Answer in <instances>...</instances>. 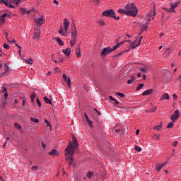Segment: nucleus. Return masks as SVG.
<instances>
[{"mask_svg":"<svg viewBox=\"0 0 181 181\" xmlns=\"http://www.w3.org/2000/svg\"><path fill=\"white\" fill-rule=\"evenodd\" d=\"M72 139L73 143L70 142L65 149L66 155H74V151H76V149H78V143L77 142V137L73 135Z\"/></svg>","mask_w":181,"mask_h":181,"instance_id":"nucleus-1","label":"nucleus"},{"mask_svg":"<svg viewBox=\"0 0 181 181\" xmlns=\"http://www.w3.org/2000/svg\"><path fill=\"white\" fill-rule=\"evenodd\" d=\"M71 40H70V46L73 47L76 45V42H77V38L78 37V33H77V28H76V23L73 21L71 25Z\"/></svg>","mask_w":181,"mask_h":181,"instance_id":"nucleus-2","label":"nucleus"},{"mask_svg":"<svg viewBox=\"0 0 181 181\" xmlns=\"http://www.w3.org/2000/svg\"><path fill=\"white\" fill-rule=\"evenodd\" d=\"M128 16L135 18L138 15V8L134 4L129 3L125 5Z\"/></svg>","mask_w":181,"mask_h":181,"instance_id":"nucleus-3","label":"nucleus"},{"mask_svg":"<svg viewBox=\"0 0 181 181\" xmlns=\"http://www.w3.org/2000/svg\"><path fill=\"white\" fill-rule=\"evenodd\" d=\"M103 16L106 18H112L115 21H119V16H117V13L114 12V9L106 10L103 12Z\"/></svg>","mask_w":181,"mask_h":181,"instance_id":"nucleus-4","label":"nucleus"},{"mask_svg":"<svg viewBox=\"0 0 181 181\" xmlns=\"http://www.w3.org/2000/svg\"><path fill=\"white\" fill-rule=\"evenodd\" d=\"M114 50H115L114 49V47L112 48H111L110 47H105L102 49L100 52V56L105 57L107 54H110V53H111V52H114Z\"/></svg>","mask_w":181,"mask_h":181,"instance_id":"nucleus-5","label":"nucleus"},{"mask_svg":"<svg viewBox=\"0 0 181 181\" xmlns=\"http://www.w3.org/2000/svg\"><path fill=\"white\" fill-rule=\"evenodd\" d=\"M65 156H66L65 158L66 160L69 161V168H71V166H74L75 165L74 159L73 158L74 155L66 154L65 151Z\"/></svg>","mask_w":181,"mask_h":181,"instance_id":"nucleus-6","label":"nucleus"},{"mask_svg":"<svg viewBox=\"0 0 181 181\" xmlns=\"http://www.w3.org/2000/svg\"><path fill=\"white\" fill-rule=\"evenodd\" d=\"M180 117V114L179 113V110H175L174 113L171 115L170 119L173 122H175L176 119H177Z\"/></svg>","mask_w":181,"mask_h":181,"instance_id":"nucleus-7","label":"nucleus"},{"mask_svg":"<svg viewBox=\"0 0 181 181\" xmlns=\"http://www.w3.org/2000/svg\"><path fill=\"white\" fill-rule=\"evenodd\" d=\"M35 22L36 25H40V26H42V25L45 23V16H41L40 18H35Z\"/></svg>","mask_w":181,"mask_h":181,"instance_id":"nucleus-8","label":"nucleus"},{"mask_svg":"<svg viewBox=\"0 0 181 181\" xmlns=\"http://www.w3.org/2000/svg\"><path fill=\"white\" fill-rule=\"evenodd\" d=\"M6 18H11V14L5 13L0 16V25H3V23H5Z\"/></svg>","mask_w":181,"mask_h":181,"instance_id":"nucleus-9","label":"nucleus"},{"mask_svg":"<svg viewBox=\"0 0 181 181\" xmlns=\"http://www.w3.org/2000/svg\"><path fill=\"white\" fill-rule=\"evenodd\" d=\"M70 26V22L67 18H64V33H67V30H69V27Z\"/></svg>","mask_w":181,"mask_h":181,"instance_id":"nucleus-10","label":"nucleus"},{"mask_svg":"<svg viewBox=\"0 0 181 181\" xmlns=\"http://www.w3.org/2000/svg\"><path fill=\"white\" fill-rule=\"evenodd\" d=\"M4 69L5 71L1 73V74L0 75L1 77H4V76H6V74H8V73H9V66H8L7 63L4 64Z\"/></svg>","mask_w":181,"mask_h":181,"instance_id":"nucleus-11","label":"nucleus"},{"mask_svg":"<svg viewBox=\"0 0 181 181\" xmlns=\"http://www.w3.org/2000/svg\"><path fill=\"white\" fill-rule=\"evenodd\" d=\"M63 79L65 81V83H67L68 86L70 88L71 87V80L70 79V77H68L67 78V75L66 74H64L62 75Z\"/></svg>","mask_w":181,"mask_h":181,"instance_id":"nucleus-12","label":"nucleus"},{"mask_svg":"<svg viewBox=\"0 0 181 181\" xmlns=\"http://www.w3.org/2000/svg\"><path fill=\"white\" fill-rule=\"evenodd\" d=\"M9 42V41H8ZM10 43H14L15 46H16V47H18V49H19L18 50V53L20 54V56H21L22 54V47H21L19 45H18L16 43V40H15V39H13V40L10 41Z\"/></svg>","mask_w":181,"mask_h":181,"instance_id":"nucleus-13","label":"nucleus"},{"mask_svg":"<svg viewBox=\"0 0 181 181\" xmlns=\"http://www.w3.org/2000/svg\"><path fill=\"white\" fill-rule=\"evenodd\" d=\"M84 117H85V119L86 120V122H88V124L89 125V127L90 128H93V121H91V119H90V118L88 117V115L85 112L84 113Z\"/></svg>","mask_w":181,"mask_h":181,"instance_id":"nucleus-14","label":"nucleus"},{"mask_svg":"<svg viewBox=\"0 0 181 181\" xmlns=\"http://www.w3.org/2000/svg\"><path fill=\"white\" fill-rule=\"evenodd\" d=\"M0 4H4L6 6H8V8H15V6L13 4H10L8 3V0H0Z\"/></svg>","mask_w":181,"mask_h":181,"instance_id":"nucleus-15","label":"nucleus"},{"mask_svg":"<svg viewBox=\"0 0 181 181\" xmlns=\"http://www.w3.org/2000/svg\"><path fill=\"white\" fill-rule=\"evenodd\" d=\"M139 45H141V40H139L138 42H136V40L132 42L131 46L132 49H136V47H138Z\"/></svg>","mask_w":181,"mask_h":181,"instance_id":"nucleus-16","label":"nucleus"},{"mask_svg":"<svg viewBox=\"0 0 181 181\" xmlns=\"http://www.w3.org/2000/svg\"><path fill=\"white\" fill-rule=\"evenodd\" d=\"M40 37V30H37V31L34 33L33 39L34 40H39Z\"/></svg>","mask_w":181,"mask_h":181,"instance_id":"nucleus-17","label":"nucleus"},{"mask_svg":"<svg viewBox=\"0 0 181 181\" xmlns=\"http://www.w3.org/2000/svg\"><path fill=\"white\" fill-rule=\"evenodd\" d=\"M168 163V162H164L163 164L160 165H156V170L157 172H160V170H162V169L165 167V165Z\"/></svg>","mask_w":181,"mask_h":181,"instance_id":"nucleus-18","label":"nucleus"},{"mask_svg":"<svg viewBox=\"0 0 181 181\" xmlns=\"http://www.w3.org/2000/svg\"><path fill=\"white\" fill-rule=\"evenodd\" d=\"M7 2L10 5H12V4L14 5H19V4H21V0H7Z\"/></svg>","mask_w":181,"mask_h":181,"instance_id":"nucleus-19","label":"nucleus"},{"mask_svg":"<svg viewBox=\"0 0 181 181\" xmlns=\"http://www.w3.org/2000/svg\"><path fill=\"white\" fill-rule=\"evenodd\" d=\"M153 93V89H147L144 92L142 93V95H151Z\"/></svg>","mask_w":181,"mask_h":181,"instance_id":"nucleus-20","label":"nucleus"},{"mask_svg":"<svg viewBox=\"0 0 181 181\" xmlns=\"http://www.w3.org/2000/svg\"><path fill=\"white\" fill-rule=\"evenodd\" d=\"M48 154L50 156H59V152H57V150L52 149L51 152H49Z\"/></svg>","mask_w":181,"mask_h":181,"instance_id":"nucleus-21","label":"nucleus"},{"mask_svg":"<svg viewBox=\"0 0 181 181\" xmlns=\"http://www.w3.org/2000/svg\"><path fill=\"white\" fill-rule=\"evenodd\" d=\"M163 100H170V96L168 93H164L161 95L160 101H163Z\"/></svg>","mask_w":181,"mask_h":181,"instance_id":"nucleus-22","label":"nucleus"},{"mask_svg":"<svg viewBox=\"0 0 181 181\" xmlns=\"http://www.w3.org/2000/svg\"><path fill=\"white\" fill-rule=\"evenodd\" d=\"M63 53L66 54V56L69 57L70 56V54L71 53V48H66L65 49H62Z\"/></svg>","mask_w":181,"mask_h":181,"instance_id":"nucleus-23","label":"nucleus"},{"mask_svg":"<svg viewBox=\"0 0 181 181\" xmlns=\"http://www.w3.org/2000/svg\"><path fill=\"white\" fill-rule=\"evenodd\" d=\"M75 51L76 57H78V59L81 57V49H80V47H78Z\"/></svg>","mask_w":181,"mask_h":181,"instance_id":"nucleus-24","label":"nucleus"},{"mask_svg":"<svg viewBox=\"0 0 181 181\" xmlns=\"http://www.w3.org/2000/svg\"><path fill=\"white\" fill-rule=\"evenodd\" d=\"M163 11H165V12H168V13H171V12H176V11L173 10V8H172V7L170 6V8H168L166 7H163Z\"/></svg>","mask_w":181,"mask_h":181,"instance_id":"nucleus-25","label":"nucleus"},{"mask_svg":"<svg viewBox=\"0 0 181 181\" xmlns=\"http://www.w3.org/2000/svg\"><path fill=\"white\" fill-rule=\"evenodd\" d=\"M135 80H136V77H135V76H132L130 79L127 81V84H132Z\"/></svg>","mask_w":181,"mask_h":181,"instance_id":"nucleus-26","label":"nucleus"},{"mask_svg":"<svg viewBox=\"0 0 181 181\" xmlns=\"http://www.w3.org/2000/svg\"><path fill=\"white\" fill-rule=\"evenodd\" d=\"M126 41H122L119 43H117L116 45L113 46V49L117 50V49H118V47H119L122 45H124V43H125Z\"/></svg>","mask_w":181,"mask_h":181,"instance_id":"nucleus-27","label":"nucleus"},{"mask_svg":"<svg viewBox=\"0 0 181 181\" xmlns=\"http://www.w3.org/2000/svg\"><path fill=\"white\" fill-rule=\"evenodd\" d=\"M119 13H122L123 15H128V11H127V9H124V8H119L117 11Z\"/></svg>","mask_w":181,"mask_h":181,"instance_id":"nucleus-28","label":"nucleus"},{"mask_svg":"<svg viewBox=\"0 0 181 181\" xmlns=\"http://www.w3.org/2000/svg\"><path fill=\"white\" fill-rule=\"evenodd\" d=\"M170 6H171V9L175 10V8H177L179 6V2L170 3Z\"/></svg>","mask_w":181,"mask_h":181,"instance_id":"nucleus-29","label":"nucleus"},{"mask_svg":"<svg viewBox=\"0 0 181 181\" xmlns=\"http://www.w3.org/2000/svg\"><path fill=\"white\" fill-rule=\"evenodd\" d=\"M162 125H163V123L160 122L159 125L155 126L153 127V129H155V131H160V129H162Z\"/></svg>","mask_w":181,"mask_h":181,"instance_id":"nucleus-30","label":"nucleus"},{"mask_svg":"<svg viewBox=\"0 0 181 181\" xmlns=\"http://www.w3.org/2000/svg\"><path fill=\"white\" fill-rule=\"evenodd\" d=\"M56 40H57V43L59 45V46H64V42H63V40H62V39L57 37Z\"/></svg>","mask_w":181,"mask_h":181,"instance_id":"nucleus-31","label":"nucleus"},{"mask_svg":"<svg viewBox=\"0 0 181 181\" xmlns=\"http://www.w3.org/2000/svg\"><path fill=\"white\" fill-rule=\"evenodd\" d=\"M58 33H59V35H62V36H66V33H67L64 32V28L63 29V28L62 27L59 30Z\"/></svg>","mask_w":181,"mask_h":181,"instance_id":"nucleus-32","label":"nucleus"},{"mask_svg":"<svg viewBox=\"0 0 181 181\" xmlns=\"http://www.w3.org/2000/svg\"><path fill=\"white\" fill-rule=\"evenodd\" d=\"M43 100H45V103H46V104H52V100L49 99V98L45 96L43 98Z\"/></svg>","mask_w":181,"mask_h":181,"instance_id":"nucleus-33","label":"nucleus"},{"mask_svg":"<svg viewBox=\"0 0 181 181\" xmlns=\"http://www.w3.org/2000/svg\"><path fill=\"white\" fill-rule=\"evenodd\" d=\"M155 13L156 11H151L149 13H148V16H149V19H151V18H152V16H153V18L152 19H155L154 16H155Z\"/></svg>","mask_w":181,"mask_h":181,"instance_id":"nucleus-34","label":"nucleus"},{"mask_svg":"<svg viewBox=\"0 0 181 181\" xmlns=\"http://www.w3.org/2000/svg\"><path fill=\"white\" fill-rule=\"evenodd\" d=\"M109 99L111 100V101H114L115 104H116L117 105H119V102L116 100V99L114 98L112 96H109Z\"/></svg>","mask_w":181,"mask_h":181,"instance_id":"nucleus-35","label":"nucleus"},{"mask_svg":"<svg viewBox=\"0 0 181 181\" xmlns=\"http://www.w3.org/2000/svg\"><path fill=\"white\" fill-rule=\"evenodd\" d=\"M14 127L15 128H16L17 129H19L20 131L21 129H22V126H21V124H19V123L18 122L14 123Z\"/></svg>","mask_w":181,"mask_h":181,"instance_id":"nucleus-36","label":"nucleus"},{"mask_svg":"<svg viewBox=\"0 0 181 181\" xmlns=\"http://www.w3.org/2000/svg\"><path fill=\"white\" fill-rule=\"evenodd\" d=\"M25 62L27 63V64H33V59H32V58L25 59Z\"/></svg>","mask_w":181,"mask_h":181,"instance_id":"nucleus-37","label":"nucleus"},{"mask_svg":"<svg viewBox=\"0 0 181 181\" xmlns=\"http://www.w3.org/2000/svg\"><path fill=\"white\" fill-rule=\"evenodd\" d=\"M97 23H98L100 26H104L105 25V22H104V20H99L98 21H97Z\"/></svg>","mask_w":181,"mask_h":181,"instance_id":"nucleus-38","label":"nucleus"},{"mask_svg":"<svg viewBox=\"0 0 181 181\" xmlns=\"http://www.w3.org/2000/svg\"><path fill=\"white\" fill-rule=\"evenodd\" d=\"M30 119L32 122H35V124L39 123V119L30 117Z\"/></svg>","mask_w":181,"mask_h":181,"instance_id":"nucleus-39","label":"nucleus"},{"mask_svg":"<svg viewBox=\"0 0 181 181\" xmlns=\"http://www.w3.org/2000/svg\"><path fill=\"white\" fill-rule=\"evenodd\" d=\"M141 73L146 74L148 73V69L146 67H143L140 69Z\"/></svg>","mask_w":181,"mask_h":181,"instance_id":"nucleus-40","label":"nucleus"},{"mask_svg":"<svg viewBox=\"0 0 181 181\" xmlns=\"http://www.w3.org/2000/svg\"><path fill=\"white\" fill-rule=\"evenodd\" d=\"M155 111H156V106L150 107L148 112H155Z\"/></svg>","mask_w":181,"mask_h":181,"instance_id":"nucleus-41","label":"nucleus"},{"mask_svg":"<svg viewBox=\"0 0 181 181\" xmlns=\"http://www.w3.org/2000/svg\"><path fill=\"white\" fill-rule=\"evenodd\" d=\"M142 87H144V83L139 84L138 86L136 88V91H139V90H141Z\"/></svg>","mask_w":181,"mask_h":181,"instance_id":"nucleus-42","label":"nucleus"},{"mask_svg":"<svg viewBox=\"0 0 181 181\" xmlns=\"http://www.w3.org/2000/svg\"><path fill=\"white\" fill-rule=\"evenodd\" d=\"M124 51H122L121 52L118 53L117 54L113 56V59H115V57H119V56H122Z\"/></svg>","mask_w":181,"mask_h":181,"instance_id":"nucleus-43","label":"nucleus"},{"mask_svg":"<svg viewBox=\"0 0 181 181\" xmlns=\"http://www.w3.org/2000/svg\"><path fill=\"white\" fill-rule=\"evenodd\" d=\"M116 95H119V97H120V98H124L125 97V94L121 93L119 92L116 93Z\"/></svg>","mask_w":181,"mask_h":181,"instance_id":"nucleus-44","label":"nucleus"},{"mask_svg":"<svg viewBox=\"0 0 181 181\" xmlns=\"http://www.w3.org/2000/svg\"><path fill=\"white\" fill-rule=\"evenodd\" d=\"M3 93H4V97H5V98H8V92H7L6 88H4Z\"/></svg>","mask_w":181,"mask_h":181,"instance_id":"nucleus-45","label":"nucleus"},{"mask_svg":"<svg viewBox=\"0 0 181 181\" xmlns=\"http://www.w3.org/2000/svg\"><path fill=\"white\" fill-rule=\"evenodd\" d=\"M148 29V25H144L143 27L141 28V32H145Z\"/></svg>","mask_w":181,"mask_h":181,"instance_id":"nucleus-46","label":"nucleus"},{"mask_svg":"<svg viewBox=\"0 0 181 181\" xmlns=\"http://www.w3.org/2000/svg\"><path fill=\"white\" fill-rule=\"evenodd\" d=\"M44 121H45V124H47V127H50V128H52V125H50V122H49L46 119H45Z\"/></svg>","mask_w":181,"mask_h":181,"instance_id":"nucleus-47","label":"nucleus"},{"mask_svg":"<svg viewBox=\"0 0 181 181\" xmlns=\"http://www.w3.org/2000/svg\"><path fill=\"white\" fill-rule=\"evenodd\" d=\"M21 13H22V15H25L26 9H25L24 8H21Z\"/></svg>","mask_w":181,"mask_h":181,"instance_id":"nucleus-48","label":"nucleus"},{"mask_svg":"<svg viewBox=\"0 0 181 181\" xmlns=\"http://www.w3.org/2000/svg\"><path fill=\"white\" fill-rule=\"evenodd\" d=\"M135 151H136L137 152H141V151H142V149L141 148V147L136 146L134 147Z\"/></svg>","mask_w":181,"mask_h":181,"instance_id":"nucleus-49","label":"nucleus"},{"mask_svg":"<svg viewBox=\"0 0 181 181\" xmlns=\"http://www.w3.org/2000/svg\"><path fill=\"white\" fill-rule=\"evenodd\" d=\"M86 176L88 179H91V176H93V173L91 172L87 173Z\"/></svg>","mask_w":181,"mask_h":181,"instance_id":"nucleus-50","label":"nucleus"},{"mask_svg":"<svg viewBox=\"0 0 181 181\" xmlns=\"http://www.w3.org/2000/svg\"><path fill=\"white\" fill-rule=\"evenodd\" d=\"M35 98H36V94L33 93V94L30 95V100H31V101H34Z\"/></svg>","mask_w":181,"mask_h":181,"instance_id":"nucleus-51","label":"nucleus"},{"mask_svg":"<svg viewBox=\"0 0 181 181\" xmlns=\"http://www.w3.org/2000/svg\"><path fill=\"white\" fill-rule=\"evenodd\" d=\"M151 19H152V18H148V19L146 20V24H145L146 26H148V25H150V23H151Z\"/></svg>","mask_w":181,"mask_h":181,"instance_id":"nucleus-52","label":"nucleus"},{"mask_svg":"<svg viewBox=\"0 0 181 181\" xmlns=\"http://www.w3.org/2000/svg\"><path fill=\"white\" fill-rule=\"evenodd\" d=\"M4 48L7 49H11V46H9V45L5 43V44H4Z\"/></svg>","mask_w":181,"mask_h":181,"instance_id":"nucleus-53","label":"nucleus"},{"mask_svg":"<svg viewBox=\"0 0 181 181\" xmlns=\"http://www.w3.org/2000/svg\"><path fill=\"white\" fill-rule=\"evenodd\" d=\"M173 127V122H170L168 126H167V128L168 129H170Z\"/></svg>","mask_w":181,"mask_h":181,"instance_id":"nucleus-54","label":"nucleus"},{"mask_svg":"<svg viewBox=\"0 0 181 181\" xmlns=\"http://www.w3.org/2000/svg\"><path fill=\"white\" fill-rule=\"evenodd\" d=\"M37 104H38V107H42V103H40L39 98H37Z\"/></svg>","mask_w":181,"mask_h":181,"instance_id":"nucleus-55","label":"nucleus"},{"mask_svg":"<svg viewBox=\"0 0 181 181\" xmlns=\"http://www.w3.org/2000/svg\"><path fill=\"white\" fill-rule=\"evenodd\" d=\"M172 145L173 146H177V141H175L174 142H173Z\"/></svg>","mask_w":181,"mask_h":181,"instance_id":"nucleus-56","label":"nucleus"},{"mask_svg":"<svg viewBox=\"0 0 181 181\" xmlns=\"http://www.w3.org/2000/svg\"><path fill=\"white\" fill-rule=\"evenodd\" d=\"M31 169L32 170H37V166H33Z\"/></svg>","mask_w":181,"mask_h":181,"instance_id":"nucleus-57","label":"nucleus"},{"mask_svg":"<svg viewBox=\"0 0 181 181\" xmlns=\"http://www.w3.org/2000/svg\"><path fill=\"white\" fill-rule=\"evenodd\" d=\"M173 100H177V96L176 94H173Z\"/></svg>","mask_w":181,"mask_h":181,"instance_id":"nucleus-58","label":"nucleus"},{"mask_svg":"<svg viewBox=\"0 0 181 181\" xmlns=\"http://www.w3.org/2000/svg\"><path fill=\"white\" fill-rule=\"evenodd\" d=\"M42 148H44V149H46V144H45L43 141L42 142Z\"/></svg>","mask_w":181,"mask_h":181,"instance_id":"nucleus-59","label":"nucleus"},{"mask_svg":"<svg viewBox=\"0 0 181 181\" xmlns=\"http://www.w3.org/2000/svg\"><path fill=\"white\" fill-rule=\"evenodd\" d=\"M94 110H95V111H96V112H97V114H98V115H101V112L97 110V109H95V108Z\"/></svg>","mask_w":181,"mask_h":181,"instance_id":"nucleus-60","label":"nucleus"},{"mask_svg":"<svg viewBox=\"0 0 181 181\" xmlns=\"http://www.w3.org/2000/svg\"><path fill=\"white\" fill-rule=\"evenodd\" d=\"M155 139H157V141H159V136L158 135H154Z\"/></svg>","mask_w":181,"mask_h":181,"instance_id":"nucleus-61","label":"nucleus"},{"mask_svg":"<svg viewBox=\"0 0 181 181\" xmlns=\"http://www.w3.org/2000/svg\"><path fill=\"white\" fill-rule=\"evenodd\" d=\"M142 78H143V80H146V75L144 74L142 76Z\"/></svg>","mask_w":181,"mask_h":181,"instance_id":"nucleus-62","label":"nucleus"},{"mask_svg":"<svg viewBox=\"0 0 181 181\" xmlns=\"http://www.w3.org/2000/svg\"><path fill=\"white\" fill-rule=\"evenodd\" d=\"M8 141H5L3 144V148H6Z\"/></svg>","mask_w":181,"mask_h":181,"instance_id":"nucleus-63","label":"nucleus"},{"mask_svg":"<svg viewBox=\"0 0 181 181\" xmlns=\"http://www.w3.org/2000/svg\"><path fill=\"white\" fill-rule=\"evenodd\" d=\"M136 134L139 135V129H137V130L136 131Z\"/></svg>","mask_w":181,"mask_h":181,"instance_id":"nucleus-64","label":"nucleus"}]
</instances>
